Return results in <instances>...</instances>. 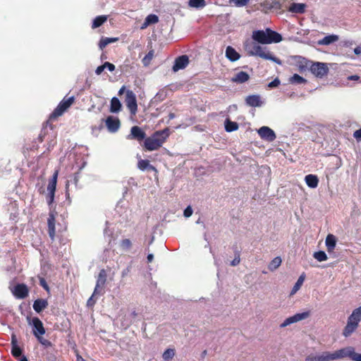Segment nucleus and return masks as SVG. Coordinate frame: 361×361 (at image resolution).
Returning <instances> with one entry per match:
<instances>
[{"label": "nucleus", "mask_w": 361, "mask_h": 361, "mask_svg": "<svg viewBox=\"0 0 361 361\" xmlns=\"http://www.w3.org/2000/svg\"><path fill=\"white\" fill-rule=\"evenodd\" d=\"M355 53L357 54H359L360 53V50L357 48L355 49Z\"/></svg>", "instance_id": "e2e57ef3"}, {"label": "nucleus", "mask_w": 361, "mask_h": 361, "mask_svg": "<svg viewBox=\"0 0 361 361\" xmlns=\"http://www.w3.org/2000/svg\"><path fill=\"white\" fill-rule=\"evenodd\" d=\"M104 68H108V70L111 72L114 71L116 68L115 66L109 62H105L104 63Z\"/></svg>", "instance_id": "09e8293b"}, {"label": "nucleus", "mask_w": 361, "mask_h": 361, "mask_svg": "<svg viewBox=\"0 0 361 361\" xmlns=\"http://www.w3.org/2000/svg\"><path fill=\"white\" fill-rule=\"evenodd\" d=\"M128 140H136L139 142L145 140L146 133L139 126H133L130 129V133L128 135Z\"/></svg>", "instance_id": "4468645a"}, {"label": "nucleus", "mask_w": 361, "mask_h": 361, "mask_svg": "<svg viewBox=\"0 0 361 361\" xmlns=\"http://www.w3.org/2000/svg\"><path fill=\"white\" fill-rule=\"evenodd\" d=\"M39 284L40 286H42L44 289L46 290H48L49 289V286L45 281V279L44 278H41L39 279Z\"/></svg>", "instance_id": "6e6d98bb"}, {"label": "nucleus", "mask_w": 361, "mask_h": 361, "mask_svg": "<svg viewBox=\"0 0 361 361\" xmlns=\"http://www.w3.org/2000/svg\"><path fill=\"white\" fill-rule=\"evenodd\" d=\"M306 184L311 188H315L319 183V179L317 176L313 174L307 175L305 178Z\"/></svg>", "instance_id": "cd10ccee"}, {"label": "nucleus", "mask_w": 361, "mask_h": 361, "mask_svg": "<svg viewBox=\"0 0 361 361\" xmlns=\"http://www.w3.org/2000/svg\"><path fill=\"white\" fill-rule=\"evenodd\" d=\"M341 354H338V350L333 353L329 352H324L319 355H309L305 358V361H330L339 359L341 357Z\"/></svg>", "instance_id": "0eeeda50"}, {"label": "nucleus", "mask_w": 361, "mask_h": 361, "mask_svg": "<svg viewBox=\"0 0 361 361\" xmlns=\"http://www.w3.org/2000/svg\"><path fill=\"white\" fill-rule=\"evenodd\" d=\"M20 361H28L26 357L23 356Z\"/></svg>", "instance_id": "680f3d73"}, {"label": "nucleus", "mask_w": 361, "mask_h": 361, "mask_svg": "<svg viewBox=\"0 0 361 361\" xmlns=\"http://www.w3.org/2000/svg\"><path fill=\"white\" fill-rule=\"evenodd\" d=\"M29 324L32 326V334L35 337L43 336L45 334V329L42 322L38 317H27Z\"/></svg>", "instance_id": "1a4fd4ad"}, {"label": "nucleus", "mask_w": 361, "mask_h": 361, "mask_svg": "<svg viewBox=\"0 0 361 361\" xmlns=\"http://www.w3.org/2000/svg\"><path fill=\"white\" fill-rule=\"evenodd\" d=\"M159 22V18L155 14H149L148 15L145 20L144 23L142 24L141 28L144 29L152 24H155Z\"/></svg>", "instance_id": "c85d7f7f"}, {"label": "nucleus", "mask_w": 361, "mask_h": 361, "mask_svg": "<svg viewBox=\"0 0 361 361\" xmlns=\"http://www.w3.org/2000/svg\"><path fill=\"white\" fill-rule=\"evenodd\" d=\"M341 354V357H349L353 361H361V353L355 352L353 348H343L338 350V354Z\"/></svg>", "instance_id": "dca6fc26"}, {"label": "nucleus", "mask_w": 361, "mask_h": 361, "mask_svg": "<svg viewBox=\"0 0 361 361\" xmlns=\"http://www.w3.org/2000/svg\"><path fill=\"white\" fill-rule=\"evenodd\" d=\"M326 250L329 252H331L334 250L336 245V238L333 234H329L325 240Z\"/></svg>", "instance_id": "b1692460"}, {"label": "nucleus", "mask_w": 361, "mask_h": 361, "mask_svg": "<svg viewBox=\"0 0 361 361\" xmlns=\"http://www.w3.org/2000/svg\"><path fill=\"white\" fill-rule=\"evenodd\" d=\"M56 219L54 214L53 212H50L49 214V217L47 219V225H48V233L50 238L54 240L56 235Z\"/></svg>", "instance_id": "aec40b11"}, {"label": "nucleus", "mask_w": 361, "mask_h": 361, "mask_svg": "<svg viewBox=\"0 0 361 361\" xmlns=\"http://www.w3.org/2000/svg\"><path fill=\"white\" fill-rule=\"evenodd\" d=\"M49 126L51 130H53V126L51 123V122L47 123V121L46 123L44 124L43 128L41 130V133L37 137V140L39 142H42L44 141L45 136L47 134V126Z\"/></svg>", "instance_id": "e433bc0d"}, {"label": "nucleus", "mask_w": 361, "mask_h": 361, "mask_svg": "<svg viewBox=\"0 0 361 361\" xmlns=\"http://www.w3.org/2000/svg\"><path fill=\"white\" fill-rule=\"evenodd\" d=\"M175 117H176V115H175V114H174V113H170V114H169V119H171H171H173Z\"/></svg>", "instance_id": "052dcab7"}, {"label": "nucleus", "mask_w": 361, "mask_h": 361, "mask_svg": "<svg viewBox=\"0 0 361 361\" xmlns=\"http://www.w3.org/2000/svg\"><path fill=\"white\" fill-rule=\"evenodd\" d=\"M137 167L141 171H152L157 173V169L147 159H140L137 162Z\"/></svg>", "instance_id": "5701e85b"}, {"label": "nucleus", "mask_w": 361, "mask_h": 361, "mask_svg": "<svg viewBox=\"0 0 361 361\" xmlns=\"http://www.w3.org/2000/svg\"><path fill=\"white\" fill-rule=\"evenodd\" d=\"M120 246L123 250H128L132 247V242L130 239L125 238L120 242Z\"/></svg>", "instance_id": "79ce46f5"}, {"label": "nucleus", "mask_w": 361, "mask_h": 361, "mask_svg": "<svg viewBox=\"0 0 361 361\" xmlns=\"http://www.w3.org/2000/svg\"><path fill=\"white\" fill-rule=\"evenodd\" d=\"M106 271L105 269H102L99 271V275L97 276L96 286L94 290V294H97L100 293V290H102L106 281Z\"/></svg>", "instance_id": "f3484780"}, {"label": "nucleus", "mask_w": 361, "mask_h": 361, "mask_svg": "<svg viewBox=\"0 0 361 361\" xmlns=\"http://www.w3.org/2000/svg\"><path fill=\"white\" fill-rule=\"evenodd\" d=\"M147 262L150 263V262H152L153 261L154 255L152 254H149L147 255Z\"/></svg>", "instance_id": "bf43d9fd"}, {"label": "nucleus", "mask_w": 361, "mask_h": 361, "mask_svg": "<svg viewBox=\"0 0 361 361\" xmlns=\"http://www.w3.org/2000/svg\"><path fill=\"white\" fill-rule=\"evenodd\" d=\"M289 82L292 84H305L307 82V80L295 73L290 78Z\"/></svg>", "instance_id": "58836bf2"}, {"label": "nucleus", "mask_w": 361, "mask_h": 361, "mask_svg": "<svg viewBox=\"0 0 361 361\" xmlns=\"http://www.w3.org/2000/svg\"><path fill=\"white\" fill-rule=\"evenodd\" d=\"M183 214L185 217H190L192 214V209L190 206L185 208Z\"/></svg>", "instance_id": "603ef678"}, {"label": "nucleus", "mask_w": 361, "mask_h": 361, "mask_svg": "<svg viewBox=\"0 0 361 361\" xmlns=\"http://www.w3.org/2000/svg\"><path fill=\"white\" fill-rule=\"evenodd\" d=\"M252 37L255 41L262 44L279 43L283 39L279 32L270 28H266L265 30L253 31Z\"/></svg>", "instance_id": "f03ea898"}, {"label": "nucleus", "mask_w": 361, "mask_h": 361, "mask_svg": "<svg viewBox=\"0 0 361 361\" xmlns=\"http://www.w3.org/2000/svg\"><path fill=\"white\" fill-rule=\"evenodd\" d=\"M74 101V97L63 98L54 111L50 114L49 119L47 120V123L61 116L73 104Z\"/></svg>", "instance_id": "20e7f679"}, {"label": "nucleus", "mask_w": 361, "mask_h": 361, "mask_svg": "<svg viewBox=\"0 0 361 361\" xmlns=\"http://www.w3.org/2000/svg\"><path fill=\"white\" fill-rule=\"evenodd\" d=\"M280 84V80L278 78L274 79L273 81L269 83L268 87H276L279 86Z\"/></svg>", "instance_id": "3c124183"}, {"label": "nucleus", "mask_w": 361, "mask_h": 361, "mask_svg": "<svg viewBox=\"0 0 361 361\" xmlns=\"http://www.w3.org/2000/svg\"><path fill=\"white\" fill-rule=\"evenodd\" d=\"M226 56L231 61H235L240 59V55L235 51L234 48L228 46L226 49Z\"/></svg>", "instance_id": "bb28decb"}, {"label": "nucleus", "mask_w": 361, "mask_h": 361, "mask_svg": "<svg viewBox=\"0 0 361 361\" xmlns=\"http://www.w3.org/2000/svg\"><path fill=\"white\" fill-rule=\"evenodd\" d=\"M310 315V311L304 312L302 313H297L292 317L286 318L283 322L280 325L281 327H286L291 324L304 320L308 318Z\"/></svg>", "instance_id": "9b49d317"}, {"label": "nucleus", "mask_w": 361, "mask_h": 361, "mask_svg": "<svg viewBox=\"0 0 361 361\" xmlns=\"http://www.w3.org/2000/svg\"><path fill=\"white\" fill-rule=\"evenodd\" d=\"M250 55L258 56L262 59L272 61L278 64H281L279 59L275 57L269 51H265L264 49L258 44H254L249 52Z\"/></svg>", "instance_id": "39448f33"}, {"label": "nucleus", "mask_w": 361, "mask_h": 361, "mask_svg": "<svg viewBox=\"0 0 361 361\" xmlns=\"http://www.w3.org/2000/svg\"><path fill=\"white\" fill-rule=\"evenodd\" d=\"M121 109V104L119 99L116 97H114L111 100L110 111L112 113L118 112Z\"/></svg>", "instance_id": "2f4dec72"}, {"label": "nucleus", "mask_w": 361, "mask_h": 361, "mask_svg": "<svg viewBox=\"0 0 361 361\" xmlns=\"http://www.w3.org/2000/svg\"><path fill=\"white\" fill-rule=\"evenodd\" d=\"M361 321V306L355 309L348 318L346 326L343 331L345 337L350 336L358 327Z\"/></svg>", "instance_id": "7ed1b4c3"}, {"label": "nucleus", "mask_w": 361, "mask_h": 361, "mask_svg": "<svg viewBox=\"0 0 361 361\" xmlns=\"http://www.w3.org/2000/svg\"><path fill=\"white\" fill-rule=\"evenodd\" d=\"M313 257L319 262L326 261L327 259V255L324 251L315 252Z\"/></svg>", "instance_id": "37998d69"}, {"label": "nucleus", "mask_w": 361, "mask_h": 361, "mask_svg": "<svg viewBox=\"0 0 361 361\" xmlns=\"http://www.w3.org/2000/svg\"><path fill=\"white\" fill-rule=\"evenodd\" d=\"M38 340V341L43 345L46 347H49L51 345V343L50 341L45 339L42 337V336H39L38 337H36Z\"/></svg>", "instance_id": "49530a36"}, {"label": "nucleus", "mask_w": 361, "mask_h": 361, "mask_svg": "<svg viewBox=\"0 0 361 361\" xmlns=\"http://www.w3.org/2000/svg\"><path fill=\"white\" fill-rule=\"evenodd\" d=\"M257 133L262 139L269 142L274 141L276 137L274 131L267 126L261 127Z\"/></svg>", "instance_id": "ddd939ff"}, {"label": "nucleus", "mask_w": 361, "mask_h": 361, "mask_svg": "<svg viewBox=\"0 0 361 361\" xmlns=\"http://www.w3.org/2000/svg\"><path fill=\"white\" fill-rule=\"evenodd\" d=\"M80 178V173L77 172L73 174V182L77 186Z\"/></svg>", "instance_id": "5fc2aeb1"}, {"label": "nucleus", "mask_w": 361, "mask_h": 361, "mask_svg": "<svg viewBox=\"0 0 361 361\" xmlns=\"http://www.w3.org/2000/svg\"><path fill=\"white\" fill-rule=\"evenodd\" d=\"M188 4L193 8H203L206 4L204 0H189Z\"/></svg>", "instance_id": "ea45409f"}, {"label": "nucleus", "mask_w": 361, "mask_h": 361, "mask_svg": "<svg viewBox=\"0 0 361 361\" xmlns=\"http://www.w3.org/2000/svg\"><path fill=\"white\" fill-rule=\"evenodd\" d=\"M104 70V64L102 66H98L95 70V73L97 75H100Z\"/></svg>", "instance_id": "4d7b16f0"}, {"label": "nucleus", "mask_w": 361, "mask_h": 361, "mask_svg": "<svg viewBox=\"0 0 361 361\" xmlns=\"http://www.w3.org/2000/svg\"><path fill=\"white\" fill-rule=\"evenodd\" d=\"M338 40V36L336 35H331L324 37L323 39L319 41V44L329 45Z\"/></svg>", "instance_id": "c756f323"}, {"label": "nucleus", "mask_w": 361, "mask_h": 361, "mask_svg": "<svg viewBox=\"0 0 361 361\" xmlns=\"http://www.w3.org/2000/svg\"><path fill=\"white\" fill-rule=\"evenodd\" d=\"M174 355H175L174 349L168 348L164 352L162 357L165 361H169V360H171L174 357Z\"/></svg>", "instance_id": "a19ab883"}, {"label": "nucleus", "mask_w": 361, "mask_h": 361, "mask_svg": "<svg viewBox=\"0 0 361 361\" xmlns=\"http://www.w3.org/2000/svg\"><path fill=\"white\" fill-rule=\"evenodd\" d=\"M246 104L252 107L260 106L262 104L260 97L257 94L249 95L245 99Z\"/></svg>", "instance_id": "4be33fe9"}, {"label": "nucleus", "mask_w": 361, "mask_h": 361, "mask_svg": "<svg viewBox=\"0 0 361 361\" xmlns=\"http://www.w3.org/2000/svg\"><path fill=\"white\" fill-rule=\"evenodd\" d=\"M11 354L14 357H18L22 355L21 348L16 345L15 336H13L12 337Z\"/></svg>", "instance_id": "7c9ffc66"}, {"label": "nucleus", "mask_w": 361, "mask_h": 361, "mask_svg": "<svg viewBox=\"0 0 361 361\" xmlns=\"http://www.w3.org/2000/svg\"><path fill=\"white\" fill-rule=\"evenodd\" d=\"M306 4L300 3H293L290 5L288 11L294 13H304L305 12Z\"/></svg>", "instance_id": "393cba45"}, {"label": "nucleus", "mask_w": 361, "mask_h": 361, "mask_svg": "<svg viewBox=\"0 0 361 361\" xmlns=\"http://www.w3.org/2000/svg\"><path fill=\"white\" fill-rule=\"evenodd\" d=\"M250 0H230V4L237 7H243L246 6Z\"/></svg>", "instance_id": "c03bdc74"}, {"label": "nucleus", "mask_w": 361, "mask_h": 361, "mask_svg": "<svg viewBox=\"0 0 361 361\" xmlns=\"http://www.w3.org/2000/svg\"><path fill=\"white\" fill-rule=\"evenodd\" d=\"M349 80H358L360 79V76L357 75H350L348 78Z\"/></svg>", "instance_id": "13d9d810"}, {"label": "nucleus", "mask_w": 361, "mask_h": 361, "mask_svg": "<svg viewBox=\"0 0 361 361\" xmlns=\"http://www.w3.org/2000/svg\"><path fill=\"white\" fill-rule=\"evenodd\" d=\"M240 252H236V253L235 255V258L231 262L230 264L233 267H235L240 264Z\"/></svg>", "instance_id": "de8ad7c7"}, {"label": "nucleus", "mask_w": 361, "mask_h": 361, "mask_svg": "<svg viewBox=\"0 0 361 361\" xmlns=\"http://www.w3.org/2000/svg\"><path fill=\"white\" fill-rule=\"evenodd\" d=\"M96 294H92V295L88 299L87 302V306L89 307H92V306H94V304L96 303V300L94 299V296Z\"/></svg>", "instance_id": "864d4df0"}, {"label": "nucleus", "mask_w": 361, "mask_h": 361, "mask_svg": "<svg viewBox=\"0 0 361 361\" xmlns=\"http://www.w3.org/2000/svg\"><path fill=\"white\" fill-rule=\"evenodd\" d=\"M48 306V302L45 299H37L34 301L33 309L37 313H40Z\"/></svg>", "instance_id": "a878e982"}, {"label": "nucleus", "mask_w": 361, "mask_h": 361, "mask_svg": "<svg viewBox=\"0 0 361 361\" xmlns=\"http://www.w3.org/2000/svg\"><path fill=\"white\" fill-rule=\"evenodd\" d=\"M353 137L357 142L361 141V128L353 133Z\"/></svg>", "instance_id": "8fccbe9b"}, {"label": "nucleus", "mask_w": 361, "mask_h": 361, "mask_svg": "<svg viewBox=\"0 0 361 361\" xmlns=\"http://www.w3.org/2000/svg\"><path fill=\"white\" fill-rule=\"evenodd\" d=\"M126 103L131 115L135 116L137 111V104L135 94L133 93V91L128 90L126 92Z\"/></svg>", "instance_id": "9d476101"}, {"label": "nucleus", "mask_w": 361, "mask_h": 361, "mask_svg": "<svg viewBox=\"0 0 361 361\" xmlns=\"http://www.w3.org/2000/svg\"><path fill=\"white\" fill-rule=\"evenodd\" d=\"M13 295L18 299H24L28 296L29 289L25 283H18L11 289Z\"/></svg>", "instance_id": "f8f14e48"}, {"label": "nucleus", "mask_w": 361, "mask_h": 361, "mask_svg": "<svg viewBox=\"0 0 361 361\" xmlns=\"http://www.w3.org/2000/svg\"><path fill=\"white\" fill-rule=\"evenodd\" d=\"M58 175H59V171L56 170L54 171L51 178L49 180V183L47 185L48 194L47 196V202L49 205H51L53 203L54 200Z\"/></svg>", "instance_id": "423d86ee"}, {"label": "nucleus", "mask_w": 361, "mask_h": 361, "mask_svg": "<svg viewBox=\"0 0 361 361\" xmlns=\"http://www.w3.org/2000/svg\"><path fill=\"white\" fill-rule=\"evenodd\" d=\"M189 63V58L187 55H182L175 59L173 66V71L177 72L180 69H184Z\"/></svg>", "instance_id": "6ab92c4d"}, {"label": "nucleus", "mask_w": 361, "mask_h": 361, "mask_svg": "<svg viewBox=\"0 0 361 361\" xmlns=\"http://www.w3.org/2000/svg\"><path fill=\"white\" fill-rule=\"evenodd\" d=\"M169 135L170 131L168 128L155 131L151 136L145 138L143 147L147 151L157 150L166 142Z\"/></svg>", "instance_id": "f257e3e1"}, {"label": "nucleus", "mask_w": 361, "mask_h": 361, "mask_svg": "<svg viewBox=\"0 0 361 361\" xmlns=\"http://www.w3.org/2000/svg\"><path fill=\"white\" fill-rule=\"evenodd\" d=\"M107 20V16H97L92 24V28L95 29L99 27H100L102 25H103L106 21Z\"/></svg>", "instance_id": "473e14b6"}, {"label": "nucleus", "mask_w": 361, "mask_h": 361, "mask_svg": "<svg viewBox=\"0 0 361 361\" xmlns=\"http://www.w3.org/2000/svg\"><path fill=\"white\" fill-rule=\"evenodd\" d=\"M225 129L227 132H233L238 129V124L236 122L226 119L225 121Z\"/></svg>", "instance_id": "4c0bfd02"}, {"label": "nucleus", "mask_w": 361, "mask_h": 361, "mask_svg": "<svg viewBox=\"0 0 361 361\" xmlns=\"http://www.w3.org/2000/svg\"><path fill=\"white\" fill-rule=\"evenodd\" d=\"M154 56V50L149 51L142 59V63L145 66L149 64Z\"/></svg>", "instance_id": "a18cd8bd"}, {"label": "nucleus", "mask_w": 361, "mask_h": 361, "mask_svg": "<svg viewBox=\"0 0 361 361\" xmlns=\"http://www.w3.org/2000/svg\"><path fill=\"white\" fill-rule=\"evenodd\" d=\"M124 88H125L124 87H122L121 88V90H119V94H121V93L123 92V90H124Z\"/></svg>", "instance_id": "0e129e2a"}, {"label": "nucleus", "mask_w": 361, "mask_h": 361, "mask_svg": "<svg viewBox=\"0 0 361 361\" xmlns=\"http://www.w3.org/2000/svg\"><path fill=\"white\" fill-rule=\"evenodd\" d=\"M206 353H207V351H206V350H204V351L203 352V355H205V354H206Z\"/></svg>", "instance_id": "69168bd1"}, {"label": "nucleus", "mask_w": 361, "mask_h": 361, "mask_svg": "<svg viewBox=\"0 0 361 361\" xmlns=\"http://www.w3.org/2000/svg\"><path fill=\"white\" fill-rule=\"evenodd\" d=\"M281 262H282L281 258L280 257H276L269 264L268 269L271 271H273L280 267V265L281 264Z\"/></svg>", "instance_id": "c9c22d12"}, {"label": "nucleus", "mask_w": 361, "mask_h": 361, "mask_svg": "<svg viewBox=\"0 0 361 361\" xmlns=\"http://www.w3.org/2000/svg\"><path fill=\"white\" fill-rule=\"evenodd\" d=\"M105 123L108 130L111 133L117 132L121 126L118 118L112 116H108L105 120Z\"/></svg>", "instance_id": "2eb2a0df"}, {"label": "nucleus", "mask_w": 361, "mask_h": 361, "mask_svg": "<svg viewBox=\"0 0 361 361\" xmlns=\"http://www.w3.org/2000/svg\"><path fill=\"white\" fill-rule=\"evenodd\" d=\"M310 71L316 77L322 78L327 75L329 68L324 63L312 62L310 67Z\"/></svg>", "instance_id": "6e6552de"}, {"label": "nucleus", "mask_w": 361, "mask_h": 361, "mask_svg": "<svg viewBox=\"0 0 361 361\" xmlns=\"http://www.w3.org/2000/svg\"><path fill=\"white\" fill-rule=\"evenodd\" d=\"M295 66L300 73H302L307 70H310V67L312 64V61H308L302 56H295Z\"/></svg>", "instance_id": "a211bd4d"}, {"label": "nucleus", "mask_w": 361, "mask_h": 361, "mask_svg": "<svg viewBox=\"0 0 361 361\" xmlns=\"http://www.w3.org/2000/svg\"><path fill=\"white\" fill-rule=\"evenodd\" d=\"M250 78V77L248 73L245 71H240L235 73L231 80L237 84H242L247 82Z\"/></svg>", "instance_id": "412c9836"}, {"label": "nucleus", "mask_w": 361, "mask_h": 361, "mask_svg": "<svg viewBox=\"0 0 361 361\" xmlns=\"http://www.w3.org/2000/svg\"><path fill=\"white\" fill-rule=\"evenodd\" d=\"M305 273H302L298 278V279L297 282L295 283L294 286L293 287L291 292H290L291 295L296 293L297 291L300 288V287L302 286V285L305 281Z\"/></svg>", "instance_id": "72a5a7b5"}, {"label": "nucleus", "mask_w": 361, "mask_h": 361, "mask_svg": "<svg viewBox=\"0 0 361 361\" xmlns=\"http://www.w3.org/2000/svg\"><path fill=\"white\" fill-rule=\"evenodd\" d=\"M117 37H102L99 43L100 49H104L109 44L118 41Z\"/></svg>", "instance_id": "f704fd0d"}]
</instances>
